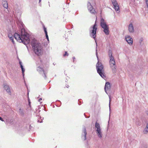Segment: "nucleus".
<instances>
[{
  "instance_id": "1",
  "label": "nucleus",
  "mask_w": 148,
  "mask_h": 148,
  "mask_svg": "<svg viewBox=\"0 0 148 148\" xmlns=\"http://www.w3.org/2000/svg\"><path fill=\"white\" fill-rule=\"evenodd\" d=\"M97 25L96 22L92 27H91L89 29L90 34L91 37L93 38L95 40L96 44V55L98 60V62L96 64V69L97 73L103 78H106L104 75L103 70V66L101 62H100L99 60L97 52V44L96 40L95 38L96 36V33L97 29Z\"/></svg>"
},
{
  "instance_id": "2",
  "label": "nucleus",
  "mask_w": 148,
  "mask_h": 148,
  "mask_svg": "<svg viewBox=\"0 0 148 148\" xmlns=\"http://www.w3.org/2000/svg\"><path fill=\"white\" fill-rule=\"evenodd\" d=\"M14 37L17 41L23 43L27 47L26 45L30 43L29 35L25 32L24 29H21L20 34L15 33L14 34Z\"/></svg>"
},
{
  "instance_id": "3",
  "label": "nucleus",
  "mask_w": 148,
  "mask_h": 148,
  "mask_svg": "<svg viewBox=\"0 0 148 148\" xmlns=\"http://www.w3.org/2000/svg\"><path fill=\"white\" fill-rule=\"evenodd\" d=\"M31 46L34 53L39 56L41 55L43 51L41 44L35 38L33 39L31 42Z\"/></svg>"
},
{
  "instance_id": "4",
  "label": "nucleus",
  "mask_w": 148,
  "mask_h": 148,
  "mask_svg": "<svg viewBox=\"0 0 148 148\" xmlns=\"http://www.w3.org/2000/svg\"><path fill=\"white\" fill-rule=\"evenodd\" d=\"M100 26L103 29V32L106 35L109 34L110 31L108 25L107 24L103 18H101L100 20Z\"/></svg>"
},
{
  "instance_id": "5",
  "label": "nucleus",
  "mask_w": 148,
  "mask_h": 148,
  "mask_svg": "<svg viewBox=\"0 0 148 148\" xmlns=\"http://www.w3.org/2000/svg\"><path fill=\"white\" fill-rule=\"evenodd\" d=\"M109 64L110 67L111 68L113 73H115L116 72V65L115 63L114 58L110 59Z\"/></svg>"
},
{
  "instance_id": "6",
  "label": "nucleus",
  "mask_w": 148,
  "mask_h": 148,
  "mask_svg": "<svg viewBox=\"0 0 148 148\" xmlns=\"http://www.w3.org/2000/svg\"><path fill=\"white\" fill-rule=\"evenodd\" d=\"M95 127L97 128L96 132L97 136L99 138H101L102 137V135L101 132V129L99 123L96 122L95 124Z\"/></svg>"
},
{
  "instance_id": "7",
  "label": "nucleus",
  "mask_w": 148,
  "mask_h": 148,
  "mask_svg": "<svg viewBox=\"0 0 148 148\" xmlns=\"http://www.w3.org/2000/svg\"><path fill=\"white\" fill-rule=\"evenodd\" d=\"M16 15L17 17V19L16 21V23L18 25H21L22 27H23V25H24L23 23L19 19H18V17H20V16L21 15V12L19 10H16Z\"/></svg>"
},
{
  "instance_id": "8",
  "label": "nucleus",
  "mask_w": 148,
  "mask_h": 148,
  "mask_svg": "<svg viewBox=\"0 0 148 148\" xmlns=\"http://www.w3.org/2000/svg\"><path fill=\"white\" fill-rule=\"evenodd\" d=\"M37 70L42 75V76L44 77L45 79H46L47 76L44 70L40 66H38L37 68Z\"/></svg>"
},
{
  "instance_id": "9",
  "label": "nucleus",
  "mask_w": 148,
  "mask_h": 148,
  "mask_svg": "<svg viewBox=\"0 0 148 148\" xmlns=\"http://www.w3.org/2000/svg\"><path fill=\"white\" fill-rule=\"evenodd\" d=\"M87 132L85 126H84L82 128V133L81 135V138L84 140H86Z\"/></svg>"
},
{
  "instance_id": "10",
  "label": "nucleus",
  "mask_w": 148,
  "mask_h": 148,
  "mask_svg": "<svg viewBox=\"0 0 148 148\" xmlns=\"http://www.w3.org/2000/svg\"><path fill=\"white\" fill-rule=\"evenodd\" d=\"M87 7L88 10L91 14H94L95 13L96 11L95 10L90 2H88L87 4Z\"/></svg>"
},
{
  "instance_id": "11",
  "label": "nucleus",
  "mask_w": 148,
  "mask_h": 148,
  "mask_svg": "<svg viewBox=\"0 0 148 148\" xmlns=\"http://www.w3.org/2000/svg\"><path fill=\"white\" fill-rule=\"evenodd\" d=\"M111 1L114 8L116 11H118L119 10V8L116 0H111Z\"/></svg>"
},
{
  "instance_id": "12",
  "label": "nucleus",
  "mask_w": 148,
  "mask_h": 148,
  "mask_svg": "<svg viewBox=\"0 0 148 148\" xmlns=\"http://www.w3.org/2000/svg\"><path fill=\"white\" fill-rule=\"evenodd\" d=\"M111 85L109 82H106L104 87V89L106 93L107 94V91H109L110 89Z\"/></svg>"
},
{
  "instance_id": "13",
  "label": "nucleus",
  "mask_w": 148,
  "mask_h": 148,
  "mask_svg": "<svg viewBox=\"0 0 148 148\" xmlns=\"http://www.w3.org/2000/svg\"><path fill=\"white\" fill-rule=\"evenodd\" d=\"M126 41L130 45L132 44L133 40L132 38L130 36H126L125 37Z\"/></svg>"
},
{
  "instance_id": "14",
  "label": "nucleus",
  "mask_w": 148,
  "mask_h": 148,
  "mask_svg": "<svg viewBox=\"0 0 148 148\" xmlns=\"http://www.w3.org/2000/svg\"><path fill=\"white\" fill-rule=\"evenodd\" d=\"M3 86L4 89L6 90V92L8 93L9 95H11V92L10 86L8 85L5 84H3Z\"/></svg>"
},
{
  "instance_id": "15",
  "label": "nucleus",
  "mask_w": 148,
  "mask_h": 148,
  "mask_svg": "<svg viewBox=\"0 0 148 148\" xmlns=\"http://www.w3.org/2000/svg\"><path fill=\"white\" fill-rule=\"evenodd\" d=\"M19 64L20 66V67L21 69L22 72V75L23 77V79H24V72L25 71V69L24 68L22 64V62L21 61L19 60Z\"/></svg>"
},
{
  "instance_id": "16",
  "label": "nucleus",
  "mask_w": 148,
  "mask_h": 148,
  "mask_svg": "<svg viewBox=\"0 0 148 148\" xmlns=\"http://www.w3.org/2000/svg\"><path fill=\"white\" fill-rule=\"evenodd\" d=\"M2 4L3 7L8 10V5L7 0H2Z\"/></svg>"
},
{
  "instance_id": "17",
  "label": "nucleus",
  "mask_w": 148,
  "mask_h": 148,
  "mask_svg": "<svg viewBox=\"0 0 148 148\" xmlns=\"http://www.w3.org/2000/svg\"><path fill=\"white\" fill-rule=\"evenodd\" d=\"M128 29L130 33H132L134 32L133 26L132 23H131L129 25Z\"/></svg>"
},
{
  "instance_id": "18",
  "label": "nucleus",
  "mask_w": 148,
  "mask_h": 148,
  "mask_svg": "<svg viewBox=\"0 0 148 148\" xmlns=\"http://www.w3.org/2000/svg\"><path fill=\"white\" fill-rule=\"evenodd\" d=\"M18 112L19 115L22 116H24L25 111L23 109L20 108Z\"/></svg>"
},
{
  "instance_id": "19",
  "label": "nucleus",
  "mask_w": 148,
  "mask_h": 148,
  "mask_svg": "<svg viewBox=\"0 0 148 148\" xmlns=\"http://www.w3.org/2000/svg\"><path fill=\"white\" fill-rule=\"evenodd\" d=\"M143 133L145 134H146L148 133V123L147 124L146 126L143 131Z\"/></svg>"
},
{
  "instance_id": "20",
  "label": "nucleus",
  "mask_w": 148,
  "mask_h": 148,
  "mask_svg": "<svg viewBox=\"0 0 148 148\" xmlns=\"http://www.w3.org/2000/svg\"><path fill=\"white\" fill-rule=\"evenodd\" d=\"M8 37L10 38V40H12V43L14 44V38L12 36H11V35L9 34L8 35Z\"/></svg>"
},
{
  "instance_id": "21",
  "label": "nucleus",
  "mask_w": 148,
  "mask_h": 148,
  "mask_svg": "<svg viewBox=\"0 0 148 148\" xmlns=\"http://www.w3.org/2000/svg\"><path fill=\"white\" fill-rule=\"evenodd\" d=\"M108 55L110 59L111 58H114L112 56V53L111 51L110 50H109Z\"/></svg>"
},
{
  "instance_id": "22",
  "label": "nucleus",
  "mask_w": 148,
  "mask_h": 148,
  "mask_svg": "<svg viewBox=\"0 0 148 148\" xmlns=\"http://www.w3.org/2000/svg\"><path fill=\"white\" fill-rule=\"evenodd\" d=\"M29 127V128L28 129L29 131H30V130H32V129L33 128L32 126H31L30 125H28L27 126H26V128L27 129L28 127Z\"/></svg>"
},
{
  "instance_id": "23",
  "label": "nucleus",
  "mask_w": 148,
  "mask_h": 148,
  "mask_svg": "<svg viewBox=\"0 0 148 148\" xmlns=\"http://www.w3.org/2000/svg\"><path fill=\"white\" fill-rule=\"evenodd\" d=\"M43 29H44V31L45 32V34H47V29L45 27V25H43Z\"/></svg>"
},
{
  "instance_id": "24",
  "label": "nucleus",
  "mask_w": 148,
  "mask_h": 148,
  "mask_svg": "<svg viewBox=\"0 0 148 148\" xmlns=\"http://www.w3.org/2000/svg\"><path fill=\"white\" fill-rule=\"evenodd\" d=\"M63 56L65 57L66 56H69V54L67 53V52L66 51L63 54Z\"/></svg>"
},
{
  "instance_id": "25",
  "label": "nucleus",
  "mask_w": 148,
  "mask_h": 148,
  "mask_svg": "<svg viewBox=\"0 0 148 148\" xmlns=\"http://www.w3.org/2000/svg\"><path fill=\"white\" fill-rule=\"evenodd\" d=\"M56 101H58V102H60V104L58 105V106H57L58 107H60L61 106V104H62V103H61V102L60 100H57Z\"/></svg>"
},
{
  "instance_id": "26",
  "label": "nucleus",
  "mask_w": 148,
  "mask_h": 148,
  "mask_svg": "<svg viewBox=\"0 0 148 148\" xmlns=\"http://www.w3.org/2000/svg\"><path fill=\"white\" fill-rule=\"evenodd\" d=\"M45 35V36H46V39H47V41L48 42H49V37H48V34H46Z\"/></svg>"
},
{
  "instance_id": "27",
  "label": "nucleus",
  "mask_w": 148,
  "mask_h": 148,
  "mask_svg": "<svg viewBox=\"0 0 148 148\" xmlns=\"http://www.w3.org/2000/svg\"><path fill=\"white\" fill-rule=\"evenodd\" d=\"M109 109H110V103L111 101V99L110 98V97H109Z\"/></svg>"
},
{
  "instance_id": "28",
  "label": "nucleus",
  "mask_w": 148,
  "mask_h": 148,
  "mask_svg": "<svg viewBox=\"0 0 148 148\" xmlns=\"http://www.w3.org/2000/svg\"><path fill=\"white\" fill-rule=\"evenodd\" d=\"M40 116V119H41V117H40V116ZM41 121H40L39 119L38 120V121H37V122H38V123H41L42 122V119H41Z\"/></svg>"
},
{
  "instance_id": "29",
  "label": "nucleus",
  "mask_w": 148,
  "mask_h": 148,
  "mask_svg": "<svg viewBox=\"0 0 148 148\" xmlns=\"http://www.w3.org/2000/svg\"><path fill=\"white\" fill-rule=\"evenodd\" d=\"M145 1L147 7L148 8V0H145Z\"/></svg>"
},
{
  "instance_id": "30",
  "label": "nucleus",
  "mask_w": 148,
  "mask_h": 148,
  "mask_svg": "<svg viewBox=\"0 0 148 148\" xmlns=\"http://www.w3.org/2000/svg\"><path fill=\"white\" fill-rule=\"evenodd\" d=\"M79 103H78L79 105H80L81 104V101L80 100V99L78 100Z\"/></svg>"
},
{
  "instance_id": "31",
  "label": "nucleus",
  "mask_w": 148,
  "mask_h": 148,
  "mask_svg": "<svg viewBox=\"0 0 148 148\" xmlns=\"http://www.w3.org/2000/svg\"><path fill=\"white\" fill-rule=\"evenodd\" d=\"M84 115L86 118H89L90 117V116H86L85 114V113L84 114Z\"/></svg>"
},
{
  "instance_id": "32",
  "label": "nucleus",
  "mask_w": 148,
  "mask_h": 148,
  "mask_svg": "<svg viewBox=\"0 0 148 148\" xmlns=\"http://www.w3.org/2000/svg\"><path fill=\"white\" fill-rule=\"evenodd\" d=\"M0 120L3 121H4L3 119L0 116Z\"/></svg>"
},
{
  "instance_id": "33",
  "label": "nucleus",
  "mask_w": 148,
  "mask_h": 148,
  "mask_svg": "<svg viewBox=\"0 0 148 148\" xmlns=\"http://www.w3.org/2000/svg\"><path fill=\"white\" fill-rule=\"evenodd\" d=\"M73 59V62H74V60H75V57H73L72 58Z\"/></svg>"
},
{
  "instance_id": "34",
  "label": "nucleus",
  "mask_w": 148,
  "mask_h": 148,
  "mask_svg": "<svg viewBox=\"0 0 148 148\" xmlns=\"http://www.w3.org/2000/svg\"><path fill=\"white\" fill-rule=\"evenodd\" d=\"M41 0H39V4H40V6H41V3H40V2H41Z\"/></svg>"
},
{
  "instance_id": "35",
  "label": "nucleus",
  "mask_w": 148,
  "mask_h": 148,
  "mask_svg": "<svg viewBox=\"0 0 148 148\" xmlns=\"http://www.w3.org/2000/svg\"><path fill=\"white\" fill-rule=\"evenodd\" d=\"M136 124L138 125H140V124L138 123V122L137 121L136 122Z\"/></svg>"
},
{
  "instance_id": "36",
  "label": "nucleus",
  "mask_w": 148,
  "mask_h": 148,
  "mask_svg": "<svg viewBox=\"0 0 148 148\" xmlns=\"http://www.w3.org/2000/svg\"><path fill=\"white\" fill-rule=\"evenodd\" d=\"M145 113L148 116V111H146Z\"/></svg>"
},
{
  "instance_id": "37",
  "label": "nucleus",
  "mask_w": 148,
  "mask_h": 148,
  "mask_svg": "<svg viewBox=\"0 0 148 148\" xmlns=\"http://www.w3.org/2000/svg\"><path fill=\"white\" fill-rule=\"evenodd\" d=\"M42 99L41 98H40V99L38 100V101H39V102H40V101L41 100H42Z\"/></svg>"
},
{
  "instance_id": "38",
  "label": "nucleus",
  "mask_w": 148,
  "mask_h": 148,
  "mask_svg": "<svg viewBox=\"0 0 148 148\" xmlns=\"http://www.w3.org/2000/svg\"><path fill=\"white\" fill-rule=\"evenodd\" d=\"M140 41H141V42L142 41H143L142 39H140Z\"/></svg>"
},
{
  "instance_id": "39",
  "label": "nucleus",
  "mask_w": 148,
  "mask_h": 148,
  "mask_svg": "<svg viewBox=\"0 0 148 148\" xmlns=\"http://www.w3.org/2000/svg\"><path fill=\"white\" fill-rule=\"evenodd\" d=\"M69 86L68 85V86H66V87L67 88H68Z\"/></svg>"
},
{
  "instance_id": "40",
  "label": "nucleus",
  "mask_w": 148,
  "mask_h": 148,
  "mask_svg": "<svg viewBox=\"0 0 148 148\" xmlns=\"http://www.w3.org/2000/svg\"><path fill=\"white\" fill-rule=\"evenodd\" d=\"M24 82H25V84L26 85L25 82V81H24Z\"/></svg>"
},
{
  "instance_id": "41",
  "label": "nucleus",
  "mask_w": 148,
  "mask_h": 148,
  "mask_svg": "<svg viewBox=\"0 0 148 148\" xmlns=\"http://www.w3.org/2000/svg\"><path fill=\"white\" fill-rule=\"evenodd\" d=\"M88 141H87V145H88Z\"/></svg>"
},
{
  "instance_id": "42",
  "label": "nucleus",
  "mask_w": 148,
  "mask_h": 148,
  "mask_svg": "<svg viewBox=\"0 0 148 148\" xmlns=\"http://www.w3.org/2000/svg\"><path fill=\"white\" fill-rule=\"evenodd\" d=\"M29 101V103H30V102H29V100L28 101Z\"/></svg>"
},
{
  "instance_id": "43",
  "label": "nucleus",
  "mask_w": 148,
  "mask_h": 148,
  "mask_svg": "<svg viewBox=\"0 0 148 148\" xmlns=\"http://www.w3.org/2000/svg\"><path fill=\"white\" fill-rule=\"evenodd\" d=\"M49 7H50V5L49 4Z\"/></svg>"
}]
</instances>
